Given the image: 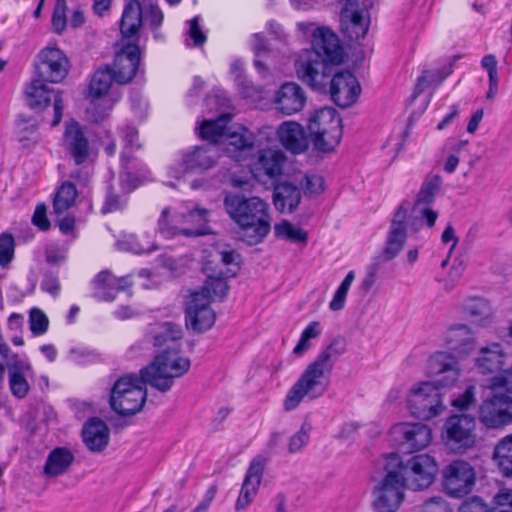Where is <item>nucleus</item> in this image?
Wrapping results in <instances>:
<instances>
[{
	"label": "nucleus",
	"mask_w": 512,
	"mask_h": 512,
	"mask_svg": "<svg viewBox=\"0 0 512 512\" xmlns=\"http://www.w3.org/2000/svg\"><path fill=\"white\" fill-rule=\"evenodd\" d=\"M252 49L256 56L254 65H255L257 71L262 76H265L267 73V68H266L265 64L259 59V57L263 53L266 52V40H265V37L261 33H256L253 35Z\"/></svg>",
	"instance_id": "obj_57"
},
{
	"label": "nucleus",
	"mask_w": 512,
	"mask_h": 512,
	"mask_svg": "<svg viewBox=\"0 0 512 512\" xmlns=\"http://www.w3.org/2000/svg\"><path fill=\"white\" fill-rule=\"evenodd\" d=\"M77 190L71 182H65L56 193L53 208L56 214H62L68 210L75 202Z\"/></svg>",
	"instance_id": "obj_47"
},
{
	"label": "nucleus",
	"mask_w": 512,
	"mask_h": 512,
	"mask_svg": "<svg viewBox=\"0 0 512 512\" xmlns=\"http://www.w3.org/2000/svg\"><path fill=\"white\" fill-rule=\"evenodd\" d=\"M114 74L109 66L99 68L95 71L89 84V96L92 101L87 108L90 117L95 121H102L108 116L119 95L108 96L107 93L112 87Z\"/></svg>",
	"instance_id": "obj_12"
},
{
	"label": "nucleus",
	"mask_w": 512,
	"mask_h": 512,
	"mask_svg": "<svg viewBox=\"0 0 512 512\" xmlns=\"http://www.w3.org/2000/svg\"><path fill=\"white\" fill-rule=\"evenodd\" d=\"M121 139L123 147L121 151L120 184L124 193H130L142 183L146 166L133 155L141 147L137 129L127 125L121 131Z\"/></svg>",
	"instance_id": "obj_10"
},
{
	"label": "nucleus",
	"mask_w": 512,
	"mask_h": 512,
	"mask_svg": "<svg viewBox=\"0 0 512 512\" xmlns=\"http://www.w3.org/2000/svg\"><path fill=\"white\" fill-rule=\"evenodd\" d=\"M264 464V458L261 456H257L250 463L236 502L237 510L245 509L255 498L261 483Z\"/></svg>",
	"instance_id": "obj_30"
},
{
	"label": "nucleus",
	"mask_w": 512,
	"mask_h": 512,
	"mask_svg": "<svg viewBox=\"0 0 512 512\" xmlns=\"http://www.w3.org/2000/svg\"><path fill=\"white\" fill-rule=\"evenodd\" d=\"M493 459L503 475L512 477V433L498 440L493 450Z\"/></svg>",
	"instance_id": "obj_43"
},
{
	"label": "nucleus",
	"mask_w": 512,
	"mask_h": 512,
	"mask_svg": "<svg viewBox=\"0 0 512 512\" xmlns=\"http://www.w3.org/2000/svg\"><path fill=\"white\" fill-rule=\"evenodd\" d=\"M0 356L6 364L12 395L19 399L26 397L30 391L28 379L34 377V370L29 359L13 353L8 345H0Z\"/></svg>",
	"instance_id": "obj_14"
},
{
	"label": "nucleus",
	"mask_w": 512,
	"mask_h": 512,
	"mask_svg": "<svg viewBox=\"0 0 512 512\" xmlns=\"http://www.w3.org/2000/svg\"><path fill=\"white\" fill-rule=\"evenodd\" d=\"M29 325L33 335H43L48 330L49 319L41 309L32 308L29 313Z\"/></svg>",
	"instance_id": "obj_54"
},
{
	"label": "nucleus",
	"mask_w": 512,
	"mask_h": 512,
	"mask_svg": "<svg viewBox=\"0 0 512 512\" xmlns=\"http://www.w3.org/2000/svg\"><path fill=\"white\" fill-rule=\"evenodd\" d=\"M143 13L142 5L138 0H130L122 14L120 31L123 40L132 39V42L138 41V30L142 24Z\"/></svg>",
	"instance_id": "obj_36"
},
{
	"label": "nucleus",
	"mask_w": 512,
	"mask_h": 512,
	"mask_svg": "<svg viewBox=\"0 0 512 512\" xmlns=\"http://www.w3.org/2000/svg\"><path fill=\"white\" fill-rule=\"evenodd\" d=\"M143 19L146 23L149 24L151 29L156 30L159 28L164 20V15L160 8L153 4L151 1L146 4L144 1L142 6Z\"/></svg>",
	"instance_id": "obj_55"
},
{
	"label": "nucleus",
	"mask_w": 512,
	"mask_h": 512,
	"mask_svg": "<svg viewBox=\"0 0 512 512\" xmlns=\"http://www.w3.org/2000/svg\"><path fill=\"white\" fill-rule=\"evenodd\" d=\"M180 349H163L150 365L141 369L143 380L161 392L169 391L174 379L183 376L190 368L189 358L181 355Z\"/></svg>",
	"instance_id": "obj_6"
},
{
	"label": "nucleus",
	"mask_w": 512,
	"mask_h": 512,
	"mask_svg": "<svg viewBox=\"0 0 512 512\" xmlns=\"http://www.w3.org/2000/svg\"><path fill=\"white\" fill-rule=\"evenodd\" d=\"M408 210V204L403 203L398 207L393 216L386 247L384 249V255L387 259L396 257L403 248L406 241V219Z\"/></svg>",
	"instance_id": "obj_28"
},
{
	"label": "nucleus",
	"mask_w": 512,
	"mask_h": 512,
	"mask_svg": "<svg viewBox=\"0 0 512 512\" xmlns=\"http://www.w3.org/2000/svg\"><path fill=\"white\" fill-rule=\"evenodd\" d=\"M478 420L487 429H504L512 425V400L495 392L482 400Z\"/></svg>",
	"instance_id": "obj_17"
},
{
	"label": "nucleus",
	"mask_w": 512,
	"mask_h": 512,
	"mask_svg": "<svg viewBox=\"0 0 512 512\" xmlns=\"http://www.w3.org/2000/svg\"><path fill=\"white\" fill-rule=\"evenodd\" d=\"M441 185L442 178L440 176H427L421 186L415 203H420V205H430L439 192Z\"/></svg>",
	"instance_id": "obj_50"
},
{
	"label": "nucleus",
	"mask_w": 512,
	"mask_h": 512,
	"mask_svg": "<svg viewBox=\"0 0 512 512\" xmlns=\"http://www.w3.org/2000/svg\"><path fill=\"white\" fill-rule=\"evenodd\" d=\"M274 233L277 238L290 241L292 243L306 244L307 233L302 228L293 225L288 220H282L274 225Z\"/></svg>",
	"instance_id": "obj_45"
},
{
	"label": "nucleus",
	"mask_w": 512,
	"mask_h": 512,
	"mask_svg": "<svg viewBox=\"0 0 512 512\" xmlns=\"http://www.w3.org/2000/svg\"><path fill=\"white\" fill-rule=\"evenodd\" d=\"M28 105L33 109L44 108L53 100L54 119L52 126H57L63 114V101L61 96L50 90L44 83V79L33 80L25 90Z\"/></svg>",
	"instance_id": "obj_21"
},
{
	"label": "nucleus",
	"mask_w": 512,
	"mask_h": 512,
	"mask_svg": "<svg viewBox=\"0 0 512 512\" xmlns=\"http://www.w3.org/2000/svg\"><path fill=\"white\" fill-rule=\"evenodd\" d=\"M487 387L492 391H504V396L512 400V366L492 376L488 380Z\"/></svg>",
	"instance_id": "obj_51"
},
{
	"label": "nucleus",
	"mask_w": 512,
	"mask_h": 512,
	"mask_svg": "<svg viewBox=\"0 0 512 512\" xmlns=\"http://www.w3.org/2000/svg\"><path fill=\"white\" fill-rule=\"evenodd\" d=\"M387 456H396L400 462L399 474L403 477L408 489L420 491L428 488L435 480L438 465L435 459L428 454H418L403 461L397 453Z\"/></svg>",
	"instance_id": "obj_11"
},
{
	"label": "nucleus",
	"mask_w": 512,
	"mask_h": 512,
	"mask_svg": "<svg viewBox=\"0 0 512 512\" xmlns=\"http://www.w3.org/2000/svg\"><path fill=\"white\" fill-rule=\"evenodd\" d=\"M82 436L84 443L91 451H101L108 444L109 430L105 422L92 418L85 424Z\"/></svg>",
	"instance_id": "obj_38"
},
{
	"label": "nucleus",
	"mask_w": 512,
	"mask_h": 512,
	"mask_svg": "<svg viewBox=\"0 0 512 512\" xmlns=\"http://www.w3.org/2000/svg\"><path fill=\"white\" fill-rule=\"evenodd\" d=\"M147 236H137L129 234L123 240L118 242L121 250L132 252L135 254L152 253L158 249V246L153 242L146 240Z\"/></svg>",
	"instance_id": "obj_46"
},
{
	"label": "nucleus",
	"mask_w": 512,
	"mask_h": 512,
	"mask_svg": "<svg viewBox=\"0 0 512 512\" xmlns=\"http://www.w3.org/2000/svg\"><path fill=\"white\" fill-rule=\"evenodd\" d=\"M62 147L77 166L86 165L92 160L94 149L86 131L76 121L66 123L62 136Z\"/></svg>",
	"instance_id": "obj_18"
},
{
	"label": "nucleus",
	"mask_w": 512,
	"mask_h": 512,
	"mask_svg": "<svg viewBox=\"0 0 512 512\" xmlns=\"http://www.w3.org/2000/svg\"><path fill=\"white\" fill-rule=\"evenodd\" d=\"M506 357L501 344L491 343L480 349L479 356L475 359V365L482 374L502 372Z\"/></svg>",
	"instance_id": "obj_34"
},
{
	"label": "nucleus",
	"mask_w": 512,
	"mask_h": 512,
	"mask_svg": "<svg viewBox=\"0 0 512 512\" xmlns=\"http://www.w3.org/2000/svg\"><path fill=\"white\" fill-rule=\"evenodd\" d=\"M15 137L23 148H32L39 143L38 123L32 118L19 117L15 124Z\"/></svg>",
	"instance_id": "obj_42"
},
{
	"label": "nucleus",
	"mask_w": 512,
	"mask_h": 512,
	"mask_svg": "<svg viewBox=\"0 0 512 512\" xmlns=\"http://www.w3.org/2000/svg\"><path fill=\"white\" fill-rule=\"evenodd\" d=\"M476 421L467 414L449 416L443 426L442 439L452 451H462L476 442Z\"/></svg>",
	"instance_id": "obj_15"
},
{
	"label": "nucleus",
	"mask_w": 512,
	"mask_h": 512,
	"mask_svg": "<svg viewBox=\"0 0 512 512\" xmlns=\"http://www.w3.org/2000/svg\"><path fill=\"white\" fill-rule=\"evenodd\" d=\"M341 22L343 33L350 40H359L366 35L369 29V12L366 7L347 3L341 11Z\"/></svg>",
	"instance_id": "obj_25"
},
{
	"label": "nucleus",
	"mask_w": 512,
	"mask_h": 512,
	"mask_svg": "<svg viewBox=\"0 0 512 512\" xmlns=\"http://www.w3.org/2000/svg\"><path fill=\"white\" fill-rule=\"evenodd\" d=\"M300 185L307 195H317L324 191V179L317 174H306L301 179Z\"/></svg>",
	"instance_id": "obj_56"
},
{
	"label": "nucleus",
	"mask_w": 512,
	"mask_h": 512,
	"mask_svg": "<svg viewBox=\"0 0 512 512\" xmlns=\"http://www.w3.org/2000/svg\"><path fill=\"white\" fill-rule=\"evenodd\" d=\"M310 430V425L305 423L301 426L300 430L290 438L288 448L291 453L299 452L308 444L310 439Z\"/></svg>",
	"instance_id": "obj_60"
},
{
	"label": "nucleus",
	"mask_w": 512,
	"mask_h": 512,
	"mask_svg": "<svg viewBox=\"0 0 512 512\" xmlns=\"http://www.w3.org/2000/svg\"><path fill=\"white\" fill-rule=\"evenodd\" d=\"M287 163L285 153L277 148H265L257 152L250 164L253 178L264 185H274L282 176Z\"/></svg>",
	"instance_id": "obj_16"
},
{
	"label": "nucleus",
	"mask_w": 512,
	"mask_h": 512,
	"mask_svg": "<svg viewBox=\"0 0 512 512\" xmlns=\"http://www.w3.org/2000/svg\"><path fill=\"white\" fill-rule=\"evenodd\" d=\"M396 456H384L371 477L372 507L376 512H397L405 499L407 485L399 474Z\"/></svg>",
	"instance_id": "obj_4"
},
{
	"label": "nucleus",
	"mask_w": 512,
	"mask_h": 512,
	"mask_svg": "<svg viewBox=\"0 0 512 512\" xmlns=\"http://www.w3.org/2000/svg\"><path fill=\"white\" fill-rule=\"evenodd\" d=\"M462 309L473 322L479 325L484 326L491 322L493 309L485 298L469 297L463 302Z\"/></svg>",
	"instance_id": "obj_40"
},
{
	"label": "nucleus",
	"mask_w": 512,
	"mask_h": 512,
	"mask_svg": "<svg viewBox=\"0 0 512 512\" xmlns=\"http://www.w3.org/2000/svg\"><path fill=\"white\" fill-rule=\"evenodd\" d=\"M217 158V149L214 146H194L184 151L181 157L168 167V175L180 180L188 173L206 171L215 166Z\"/></svg>",
	"instance_id": "obj_13"
},
{
	"label": "nucleus",
	"mask_w": 512,
	"mask_h": 512,
	"mask_svg": "<svg viewBox=\"0 0 512 512\" xmlns=\"http://www.w3.org/2000/svg\"><path fill=\"white\" fill-rule=\"evenodd\" d=\"M142 375L128 374L120 377L113 385L110 395L111 408L121 416L138 413L147 397Z\"/></svg>",
	"instance_id": "obj_9"
},
{
	"label": "nucleus",
	"mask_w": 512,
	"mask_h": 512,
	"mask_svg": "<svg viewBox=\"0 0 512 512\" xmlns=\"http://www.w3.org/2000/svg\"><path fill=\"white\" fill-rule=\"evenodd\" d=\"M444 343L460 356H468L476 348L475 335L465 324L450 326L444 334Z\"/></svg>",
	"instance_id": "obj_31"
},
{
	"label": "nucleus",
	"mask_w": 512,
	"mask_h": 512,
	"mask_svg": "<svg viewBox=\"0 0 512 512\" xmlns=\"http://www.w3.org/2000/svg\"><path fill=\"white\" fill-rule=\"evenodd\" d=\"M224 207L229 217L238 225L243 240L249 245L261 243L271 230L269 204L257 196L245 197L227 194Z\"/></svg>",
	"instance_id": "obj_3"
},
{
	"label": "nucleus",
	"mask_w": 512,
	"mask_h": 512,
	"mask_svg": "<svg viewBox=\"0 0 512 512\" xmlns=\"http://www.w3.org/2000/svg\"><path fill=\"white\" fill-rule=\"evenodd\" d=\"M66 11V1L56 0L54 12L52 15V26L58 34L62 33L65 30L66 25L68 23Z\"/></svg>",
	"instance_id": "obj_59"
},
{
	"label": "nucleus",
	"mask_w": 512,
	"mask_h": 512,
	"mask_svg": "<svg viewBox=\"0 0 512 512\" xmlns=\"http://www.w3.org/2000/svg\"><path fill=\"white\" fill-rule=\"evenodd\" d=\"M354 279H355V272L353 270L349 271L347 273L346 277L344 278V280L341 282V284L337 288L332 300L329 303V308L332 311H339L344 308L348 291H349Z\"/></svg>",
	"instance_id": "obj_52"
},
{
	"label": "nucleus",
	"mask_w": 512,
	"mask_h": 512,
	"mask_svg": "<svg viewBox=\"0 0 512 512\" xmlns=\"http://www.w3.org/2000/svg\"><path fill=\"white\" fill-rule=\"evenodd\" d=\"M39 61V73L45 81L58 83L68 74V58L55 46L43 48L39 53Z\"/></svg>",
	"instance_id": "obj_22"
},
{
	"label": "nucleus",
	"mask_w": 512,
	"mask_h": 512,
	"mask_svg": "<svg viewBox=\"0 0 512 512\" xmlns=\"http://www.w3.org/2000/svg\"><path fill=\"white\" fill-rule=\"evenodd\" d=\"M229 114H222L212 120H203L199 127V136L212 144L225 147L227 155L236 161L248 158L255 145V134L241 125L228 126Z\"/></svg>",
	"instance_id": "obj_5"
},
{
	"label": "nucleus",
	"mask_w": 512,
	"mask_h": 512,
	"mask_svg": "<svg viewBox=\"0 0 512 512\" xmlns=\"http://www.w3.org/2000/svg\"><path fill=\"white\" fill-rule=\"evenodd\" d=\"M426 370L431 376H439L438 380L414 384L407 396L411 415L424 421L436 418L446 410L440 387H453L462 374L459 361L444 351L435 352L428 358Z\"/></svg>",
	"instance_id": "obj_2"
},
{
	"label": "nucleus",
	"mask_w": 512,
	"mask_h": 512,
	"mask_svg": "<svg viewBox=\"0 0 512 512\" xmlns=\"http://www.w3.org/2000/svg\"><path fill=\"white\" fill-rule=\"evenodd\" d=\"M140 66V49L137 43L127 42L114 58L112 72L114 81L119 84L130 82Z\"/></svg>",
	"instance_id": "obj_24"
},
{
	"label": "nucleus",
	"mask_w": 512,
	"mask_h": 512,
	"mask_svg": "<svg viewBox=\"0 0 512 512\" xmlns=\"http://www.w3.org/2000/svg\"><path fill=\"white\" fill-rule=\"evenodd\" d=\"M74 461L73 453L64 447L53 449L46 460L44 473L50 477L64 474Z\"/></svg>",
	"instance_id": "obj_39"
},
{
	"label": "nucleus",
	"mask_w": 512,
	"mask_h": 512,
	"mask_svg": "<svg viewBox=\"0 0 512 512\" xmlns=\"http://www.w3.org/2000/svg\"><path fill=\"white\" fill-rule=\"evenodd\" d=\"M238 254L234 251H219L215 255L216 268L214 270H227L233 268L237 272L238 270Z\"/></svg>",
	"instance_id": "obj_61"
},
{
	"label": "nucleus",
	"mask_w": 512,
	"mask_h": 512,
	"mask_svg": "<svg viewBox=\"0 0 512 512\" xmlns=\"http://www.w3.org/2000/svg\"><path fill=\"white\" fill-rule=\"evenodd\" d=\"M277 137L282 146L293 154L302 153L309 147L303 126L294 121H285L280 124Z\"/></svg>",
	"instance_id": "obj_32"
},
{
	"label": "nucleus",
	"mask_w": 512,
	"mask_h": 512,
	"mask_svg": "<svg viewBox=\"0 0 512 512\" xmlns=\"http://www.w3.org/2000/svg\"><path fill=\"white\" fill-rule=\"evenodd\" d=\"M156 234L164 239H172L179 235L189 236L194 230L182 226V211L171 206L164 207L157 219Z\"/></svg>",
	"instance_id": "obj_29"
},
{
	"label": "nucleus",
	"mask_w": 512,
	"mask_h": 512,
	"mask_svg": "<svg viewBox=\"0 0 512 512\" xmlns=\"http://www.w3.org/2000/svg\"><path fill=\"white\" fill-rule=\"evenodd\" d=\"M451 73V66L447 65L431 69H424L422 74L417 79L414 88V96L418 97L428 88L435 90Z\"/></svg>",
	"instance_id": "obj_41"
},
{
	"label": "nucleus",
	"mask_w": 512,
	"mask_h": 512,
	"mask_svg": "<svg viewBox=\"0 0 512 512\" xmlns=\"http://www.w3.org/2000/svg\"><path fill=\"white\" fill-rule=\"evenodd\" d=\"M182 226L195 231L188 237L206 235L210 232L208 225V211L201 208L182 211Z\"/></svg>",
	"instance_id": "obj_44"
},
{
	"label": "nucleus",
	"mask_w": 512,
	"mask_h": 512,
	"mask_svg": "<svg viewBox=\"0 0 512 512\" xmlns=\"http://www.w3.org/2000/svg\"><path fill=\"white\" fill-rule=\"evenodd\" d=\"M14 253V239L11 234L3 233L0 236V265L9 263Z\"/></svg>",
	"instance_id": "obj_63"
},
{
	"label": "nucleus",
	"mask_w": 512,
	"mask_h": 512,
	"mask_svg": "<svg viewBox=\"0 0 512 512\" xmlns=\"http://www.w3.org/2000/svg\"><path fill=\"white\" fill-rule=\"evenodd\" d=\"M183 330L180 325L173 322L155 323L149 326L146 333V340L154 347L170 349L181 347Z\"/></svg>",
	"instance_id": "obj_27"
},
{
	"label": "nucleus",
	"mask_w": 512,
	"mask_h": 512,
	"mask_svg": "<svg viewBox=\"0 0 512 512\" xmlns=\"http://www.w3.org/2000/svg\"><path fill=\"white\" fill-rule=\"evenodd\" d=\"M296 27L298 37L311 45L310 49H303L297 55V77L316 91H329L338 106H351L356 102L361 88L349 71L333 74V65L340 64L343 59V48L337 35L330 28L315 22H298Z\"/></svg>",
	"instance_id": "obj_1"
},
{
	"label": "nucleus",
	"mask_w": 512,
	"mask_h": 512,
	"mask_svg": "<svg viewBox=\"0 0 512 512\" xmlns=\"http://www.w3.org/2000/svg\"><path fill=\"white\" fill-rule=\"evenodd\" d=\"M345 350V342L342 339H334L315 360L332 372L336 360Z\"/></svg>",
	"instance_id": "obj_49"
},
{
	"label": "nucleus",
	"mask_w": 512,
	"mask_h": 512,
	"mask_svg": "<svg viewBox=\"0 0 512 512\" xmlns=\"http://www.w3.org/2000/svg\"><path fill=\"white\" fill-rule=\"evenodd\" d=\"M495 507L491 512H512V490L502 489L494 498Z\"/></svg>",
	"instance_id": "obj_64"
},
{
	"label": "nucleus",
	"mask_w": 512,
	"mask_h": 512,
	"mask_svg": "<svg viewBox=\"0 0 512 512\" xmlns=\"http://www.w3.org/2000/svg\"><path fill=\"white\" fill-rule=\"evenodd\" d=\"M413 212L415 217L424 222L429 228H432L435 225L438 218V213L433 210L430 205H420V203H415Z\"/></svg>",
	"instance_id": "obj_62"
},
{
	"label": "nucleus",
	"mask_w": 512,
	"mask_h": 512,
	"mask_svg": "<svg viewBox=\"0 0 512 512\" xmlns=\"http://www.w3.org/2000/svg\"><path fill=\"white\" fill-rule=\"evenodd\" d=\"M322 333V327L320 322L313 321L309 323L306 328L302 331L300 339L297 345L293 349V353L301 355L309 348V341L317 338Z\"/></svg>",
	"instance_id": "obj_53"
},
{
	"label": "nucleus",
	"mask_w": 512,
	"mask_h": 512,
	"mask_svg": "<svg viewBox=\"0 0 512 512\" xmlns=\"http://www.w3.org/2000/svg\"><path fill=\"white\" fill-rule=\"evenodd\" d=\"M392 435L410 451L425 449L432 441V430L423 423H399L392 428Z\"/></svg>",
	"instance_id": "obj_20"
},
{
	"label": "nucleus",
	"mask_w": 512,
	"mask_h": 512,
	"mask_svg": "<svg viewBox=\"0 0 512 512\" xmlns=\"http://www.w3.org/2000/svg\"><path fill=\"white\" fill-rule=\"evenodd\" d=\"M475 401L476 387L474 385H470L464 390V392L460 393L452 400L451 405L455 409L465 411L470 409V407L475 403Z\"/></svg>",
	"instance_id": "obj_58"
},
{
	"label": "nucleus",
	"mask_w": 512,
	"mask_h": 512,
	"mask_svg": "<svg viewBox=\"0 0 512 512\" xmlns=\"http://www.w3.org/2000/svg\"><path fill=\"white\" fill-rule=\"evenodd\" d=\"M475 483V472L472 466L463 460L450 463L444 471V486L453 497L469 494Z\"/></svg>",
	"instance_id": "obj_19"
},
{
	"label": "nucleus",
	"mask_w": 512,
	"mask_h": 512,
	"mask_svg": "<svg viewBox=\"0 0 512 512\" xmlns=\"http://www.w3.org/2000/svg\"><path fill=\"white\" fill-rule=\"evenodd\" d=\"M308 131L315 149L333 151L343 135L342 119L334 108L322 107L310 115Z\"/></svg>",
	"instance_id": "obj_8"
},
{
	"label": "nucleus",
	"mask_w": 512,
	"mask_h": 512,
	"mask_svg": "<svg viewBox=\"0 0 512 512\" xmlns=\"http://www.w3.org/2000/svg\"><path fill=\"white\" fill-rule=\"evenodd\" d=\"M300 201L301 192L296 185L290 182H282L275 186L273 202L276 210L280 213H292L298 207Z\"/></svg>",
	"instance_id": "obj_37"
},
{
	"label": "nucleus",
	"mask_w": 512,
	"mask_h": 512,
	"mask_svg": "<svg viewBox=\"0 0 512 512\" xmlns=\"http://www.w3.org/2000/svg\"><path fill=\"white\" fill-rule=\"evenodd\" d=\"M331 371L314 360L311 362L300 378L288 390L284 399V409L292 411L296 409L305 397L317 399L328 389Z\"/></svg>",
	"instance_id": "obj_7"
},
{
	"label": "nucleus",
	"mask_w": 512,
	"mask_h": 512,
	"mask_svg": "<svg viewBox=\"0 0 512 512\" xmlns=\"http://www.w3.org/2000/svg\"><path fill=\"white\" fill-rule=\"evenodd\" d=\"M94 297L102 301H112L119 290L130 285L128 277L116 278L108 271L100 272L93 280Z\"/></svg>",
	"instance_id": "obj_35"
},
{
	"label": "nucleus",
	"mask_w": 512,
	"mask_h": 512,
	"mask_svg": "<svg viewBox=\"0 0 512 512\" xmlns=\"http://www.w3.org/2000/svg\"><path fill=\"white\" fill-rule=\"evenodd\" d=\"M204 270L207 274V280L205 281L202 289L195 293L204 294L205 297L209 299L210 303L214 299H221L225 297L229 289L226 279L236 275L235 269L228 268L227 270H213L210 266L205 265Z\"/></svg>",
	"instance_id": "obj_33"
},
{
	"label": "nucleus",
	"mask_w": 512,
	"mask_h": 512,
	"mask_svg": "<svg viewBox=\"0 0 512 512\" xmlns=\"http://www.w3.org/2000/svg\"><path fill=\"white\" fill-rule=\"evenodd\" d=\"M215 322V313L210 307L209 299L201 293H192L186 307V326L194 331L204 332Z\"/></svg>",
	"instance_id": "obj_23"
},
{
	"label": "nucleus",
	"mask_w": 512,
	"mask_h": 512,
	"mask_svg": "<svg viewBox=\"0 0 512 512\" xmlns=\"http://www.w3.org/2000/svg\"><path fill=\"white\" fill-rule=\"evenodd\" d=\"M306 100L304 90L297 83L287 82L275 93L273 105L278 112L293 115L304 108Z\"/></svg>",
	"instance_id": "obj_26"
},
{
	"label": "nucleus",
	"mask_w": 512,
	"mask_h": 512,
	"mask_svg": "<svg viewBox=\"0 0 512 512\" xmlns=\"http://www.w3.org/2000/svg\"><path fill=\"white\" fill-rule=\"evenodd\" d=\"M345 350V342L342 339H334L315 360L332 372L336 360Z\"/></svg>",
	"instance_id": "obj_48"
}]
</instances>
